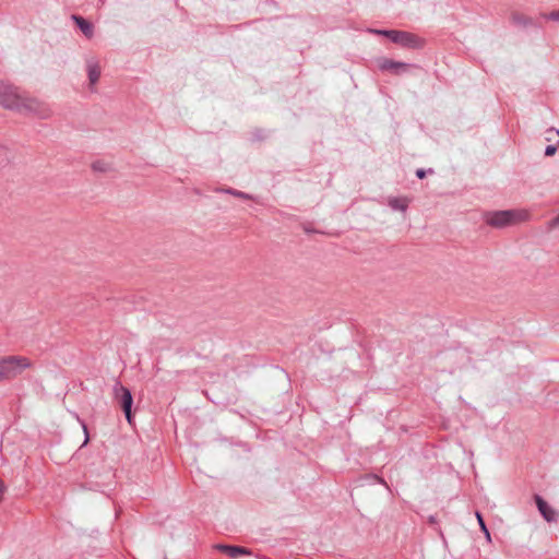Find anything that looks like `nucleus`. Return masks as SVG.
<instances>
[{"label":"nucleus","mask_w":559,"mask_h":559,"mask_svg":"<svg viewBox=\"0 0 559 559\" xmlns=\"http://www.w3.org/2000/svg\"><path fill=\"white\" fill-rule=\"evenodd\" d=\"M31 367V361L22 356H8L0 359V382L12 380Z\"/></svg>","instance_id":"f03ea898"},{"label":"nucleus","mask_w":559,"mask_h":559,"mask_svg":"<svg viewBox=\"0 0 559 559\" xmlns=\"http://www.w3.org/2000/svg\"><path fill=\"white\" fill-rule=\"evenodd\" d=\"M305 230H306L307 233H321V230H319V229H316V228H309V227H307V226L305 227Z\"/></svg>","instance_id":"412c9836"},{"label":"nucleus","mask_w":559,"mask_h":559,"mask_svg":"<svg viewBox=\"0 0 559 559\" xmlns=\"http://www.w3.org/2000/svg\"><path fill=\"white\" fill-rule=\"evenodd\" d=\"M550 228H559V215L550 222Z\"/></svg>","instance_id":"a211bd4d"},{"label":"nucleus","mask_w":559,"mask_h":559,"mask_svg":"<svg viewBox=\"0 0 559 559\" xmlns=\"http://www.w3.org/2000/svg\"><path fill=\"white\" fill-rule=\"evenodd\" d=\"M376 34L389 37L393 43H396L404 47H417L420 46V40L413 34L403 31H372Z\"/></svg>","instance_id":"39448f33"},{"label":"nucleus","mask_w":559,"mask_h":559,"mask_svg":"<svg viewBox=\"0 0 559 559\" xmlns=\"http://www.w3.org/2000/svg\"><path fill=\"white\" fill-rule=\"evenodd\" d=\"M83 429H84V432H85L84 444H86L88 442V433H87V427H86L85 424H83Z\"/></svg>","instance_id":"aec40b11"},{"label":"nucleus","mask_w":559,"mask_h":559,"mask_svg":"<svg viewBox=\"0 0 559 559\" xmlns=\"http://www.w3.org/2000/svg\"><path fill=\"white\" fill-rule=\"evenodd\" d=\"M556 151H557V147L555 145H548L546 147L545 154L547 156H552L556 153Z\"/></svg>","instance_id":"2eb2a0df"},{"label":"nucleus","mask_w":559,"mask_h":559,"mask_svg":"<svg viewBox=\"0 0 559 559\" xmlns=\"http://www.w3.org/2000/svg\"><path fill=\"white\" fill-rule=\"evenodd\" d=\"M476 516H477L478 523L480 525V528L486 533L487 536H489V532H488V530H487V527L485 525L483 516L478 512L476 513Z\"/></svg>","instance_id":"4468645a"},{"label":"nucleus","mask_w":559,"mask_h":559,"mask_svg":"<svg viewBox=\"0 0 559 559\" xmlns=\"http://www.w3.org/2000/svg\"><path fill=\"white\" fill-rule=\"evenodd\" d=\"M557 134L559 135V130H557Z\"/></svg>","instance_id":"4be33fe9"},{"label":"nucleus","mask_w":559,"mask_h":559,"mask_svg":"<svg viewBox=\"0 0 559 559\" xmlns=\"http://www.w3.org/2000/svg\"><path fill=\"white\" fill-rule=\"evenodd\" d=\"M535 502L538 511L547 522L550 523L557 520L558 513L540 496H535Z\"/></svg>","instance_id":"6e6552de"},{"label":"nucleus","mask_w":559,"mask_h":559,"mask_svg":"<svg viewBox=\"0 0 559 559\" xmlns=\"http://www.w3.org/2000/svg\"><path fill=\"white\" fill-rule=\"evenodd\" d=\"M24 94L13 84L0 81V106L4 109L19 111Z\"/></svg>","instance_id":"20e7f679"},{"label":"nucleus","mask_w":559,"mask_h":559,"mask_svg":"<svg viewBox=\"0 0 559 559\" xmlns=\"http://www.w3.org/2000/svg\"><path fill=\"white\" fill-rule=\"evenodd\" d=\"M548 19L554 20V21H559V10H558V11H554V12H551V13L548 15Z\"/></svg>","instance_id":"f3484780"},{"label":"nucleus","mask_w":559,"mask_h":559,"mask_svg":"<svg viewBox=\"0 0 559 559\" xmlns=\"http://www.w3.org/2000/svg\"><path fill=\"white\" fill-rule=\"evenodd\" d=\"M378 67L382 71H390L395 74H399L401 71H406L409 66L404 62L394 61L388 58H381L378 60Z\"/></svg>","instance_id":"0eeeda50"},{"label":"nucleus","mask_w":559,"mask_h":559,"mask_svg":"<svg viewBox=\"0 0 559 559\" xmlns=\"http://www.w3.org/2000/svg\"><path fill=\"white\" fill-rule=\"evenodd\" d=\"M416 175H417V177H418V178L423 179V178H425V176H426V171H425V170H423V169H418V170L416 171Z\"/></svg>","instance_id":"6ab92c4d"},{"label":"nucleus","mask_w":559,"mask_h":559,"mask_svg":"<svg viewBox=\"0 0 559 559\" xmlns=\"http://www.w3.org/2000/svg\"><path fill=\"white\" fill-rule=\"evenodd\" d=\"M528 219V212H483V221L493 227L503 228Z\"/></svg>","instance_id":"f257e3e1"},{"label":"nucleus","mask_w":559,"mask_h":559,"mask_svg":"<svg viewBox=\"0 0 559 559\" xmlns=\"http://www.w3.org/2000/svg\"><path fill=\"white\" fill-rule=\"evenodd\" d=\"M5 492V485L4 483L0 479V502L2 501L3 499V495Z\"/></svg>","instance_id":"dca6fc26"},{"label":"nucleus","mask_w":559,"mask_h":559,"mask_svg":"<svg viewBox=\"0 0 559 559\" xmlns=\"http://www.w3.org/2000/svg\"><path fill=\"white\" fill-rule=\"evenodd\" d=\"M17 112L33 115L40 119H48L53 114L51 106L47 102L26 94H24Z\"/></svg>","instance_id":"7ed1b4c3"},{"label":"nucleus","mask_w":559,"mask_h":559,"mask_svg":"<svg viewBox=\"0 0 559 559\" xmlns=\"http://www.w3.org/2000/svg\"><path fill=\"white\" fill-rule=\"evenodd\" d=\"M11 151L5 146L0 145V173H3L11 165Z\"/></svg>","instance_id":"f8f14e48"},{"label":"nucleus","mask_w":559,"mask_h":559,"mask_svg":"<svg viewBox=\"0 0 559 559\" xmlns=\"http://www.w3.org/2000/svg\"><path fill=\"white\" fill-rule=\"evenodd\" d=\"M114 395L115 399L119 402L126 415V419L128 420L129 424H132L131 407L133 399L130 390L120 383H116V385L114 386Z\"/></svg>","instance_id":"423d86ee"},{"label":"nucleus","mask_w":559,"mask_h":559,"mask_svg":"<svg viewBox=\"0 0 559 559\" xmlns=\"http://www.w3.org/2000/svg\"><path fill=\"white\" fill-rule=\"evenodd\" d=\"M90 86L93 88L100 78V66L98 61L91 59L86 63Z\"/></svg>","instance_id":"9d476101"},{"label":"nucleus","mask_w":559,"mask_h":559,"mask_svg":"<svg viewBox=\"0 0 559 559\" xmlns=\"http://www.w3.org/2000/svg\"><path fill=\"white\" fill-rule=\"evenodd\" d=\"M214 548L217 549L221 552L226 554L228 557H230L233 559H236V558H238L239 556H242V555H250L249 549H247L245 547H240V546H230V545L217 544V545L214 546Z\"/></svg>","instance_id":"1a4fd4ad"},{"label":"nucleus","mask_w":559,"mask_h":559,"mask_svg":"<svg viewBox=\"0 0 559 559\" xmlns=\"http://www.w3.org/2000/svg\"><path fill=\"white\" fill-rule=\"evenodd\" d=\"M391 205L395 209V210H405L408 207V200L407 199H395L394 201L391 202Z\"/></svg>","instance_id":"ddd939ff"},{"label":"nucleus","mask_w":559,"mask_h":559,"mask_svg":"<svg viewBox=\"0 0 559 559\" xmlns=\"http://www.w3.org/2000/svg\"><path fill=\"white\" fill-rule=\"evenodd\" d=\"M72 20L76 23L81 32L87 37L92 38L94 35V26L92 23L79 15H72Z\"/></svg>","instance_id":"9b49d317"}]
</instances>
